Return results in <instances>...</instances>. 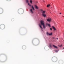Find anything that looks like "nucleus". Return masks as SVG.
I'll list each match as a JSON object with an SVG mask.
<instances>
[{
    "label": "nucleus",
    "instance_id": "obj_19",
    "mask_svg": "<svg viewBox=\"0 0 64 64\" xmlns=\"http://www.w3.org/2000/svg\"><path fill=\"white\" fill-rule=\"evenodd\" d=\"M26 3H28V2H29V1L28 0H26Z\"/></svg>",
    "mask_w": 64,
    "mask_h": 64
},
{
    "label": "nucleus",
    "instance_id": "obj_28",
    "mask_svg": "<svg viewBox=\"0 0 64 64\" xmlns=\"http://www.w3.org/2000/svg\"><path fill=\"white\" fill-rule=\"evenodd\" d=\"M56 39H57V40H58V38H57Z\"/></svg>",
    "mask_w": 64,
    "mask_h": 64
},
{
    "label": "nucleus",
    "instance_id": "obj_5",
    "mask_svg": "<svg viewBox=\"0 0 64 64\" xmlns=\"http://www.w3.org/2000/svg\"><path fill=\"white\" fill-rule=\"evenodd\" d=\"M47 20L48 22H50V21H51V18H49L48 19H47Z\"/></svg>",
    "mask_w": 64,
    "mask_h": 64
},
{
    "label": "nucleus",
    "instance_id": "obj_25",
    "mask_svg": "<svg viewBox=\"0 0 64 64\" xmlns=\"http://www.w3.org/2000/svg\"><path fill=\"white\" fill-rule=\"evenodd\" d=\"M50 30H52V28H50Z\"/></svg>",
    "mask_w": 64,
    "mask_h": 64
},
{
    "label": "nucleus",
    "instance_id": "obj_24",
    "mask_svg": "<svg viewBox=\"0 0 64 64\" xmlns=\"http://www.w3.org/2000/svg\"><path fill=\"white\" fill-rule=\"evenodd\" d=\"M50 47L51 48V47H52V46H51V45H50Z\"/></svg>",
    "mask_w": 64,
    "mask_h": 64
},
{
    "label": "nucleus",
    "instance_id": "obj_3",
    "mask_svg": "<svg viewBox=\"0 0 64 64\" xmlns=\"http://www.w3.org/2000/svg\"><path fill=\"white\" fill-rule=\"evenodd\" d=\"M40 24L42 25H43L44 24V23L43 22V20H41L40 21Z\"/></svg>",
    "mask_w": 64,
    "mask_h": 64
},
{
    "label": "nucleus",
    "instance_id": "obj_9",
    "mask_svg": "<svg viewBox=\"0 0 64 64\" xmlns=\"http://www.w3.org/2000/svg\"><path fill=\"white\" fill-rule=\"evenodd\" d=\"M52 28H53V29H54V31H56V28H55L54 26H52Z\"/></svg>",
    "mask_w": 64,
    "mask_h": 64
},
{
    "label": "nucleus",
    "instance_id": "obj_22",
    "mask_svg": "<svg viewBox=\"0 0 64 64\" xmlns=\"http://www.w3.org/2000/svg\"><path fill=\"white\" fill-rule=\"evenodd\" d=\"M46 34L47 35H48V32H46Z\"/></svg>",
    "mask_w": 64,
    "mask_h": 64
},
{
    "label": "nucleus",
    "instance_id": "obj_23",
    "mask_svg": "<svg viewBox=\"0 0 64 64\" xmlns=\"http://www.w3.org/2000/svg\"><path fill=\"white\" fill-rule=\"evenodd\" d=\"M30 2L32 3V0H31L30 1Z\"/></svg>",
    "mask_w": 64,
    "mask_h": 64
},
{
    "label": "nucleus",
    "instance_id": "obj_4",
    "mask_svg": "<svg viewBox=\"0 0 64 64\" xmlns=\"http://www.w3.org/2000/svg\"><path fill=\"white\" fill-rule=\"evenodd\" d=\"M18 13H20L21 12V9H19L18 10Z\"/></svg>",
    "mask_w": 64,
    "mask_h": 64
},
{
    "label": "nucleus",
    "instance_id": "obj_6",
    "mask_svg": "<svg viewBox=\"0 0 64 64\" xmlns=\"http://www.w3.org/2000/svg\"><path fill=\"white\" fill-rule=\"evenodd\" d=\"M22 48L23 49H25L26 48V47L25 46H22Z\"/></svg>",
    "mask_w": 64,
    "mask_h": 64
},
{
    "label": "nucleus",
    "instance_id": "obj_16",
    "mask_svg": "<svg viewBox=\"0 0 64 64\" xmlns=\"http://www.w3.org/2000/svg\"><path fill=\"white\" fill-rule=\"evenodd\" d=\"M42 14H43V13L44 14H45V11H43V12H42Z\"/></svg>",
    "mask_w": 64,
    "mask_h": 64
},
{
    "label": "nucleus",
    "instance_id": "obj_27",
    "mask_svg": "<svg viewBox=\"0 0 64 64\" xmlns=\"http://www.w3.org/2000/svg\"><path fill=\"white\" fill-rule=\"evenodd\" d=\"M60 14H61V13L60 12Z\"/></svg>",
    "mask_w": 64,
    "mask_h": 64
},
{
    "label": "nucleus",
    "instance_id": "obj_20",
    "mask_svg": "<svg viewBox=\"0 0 64 64\" xmlns=\"http://www.w3.org/2000/svg\"><path fill=\"white\" fill-rule=\"evenodd\" d=\"M28 5H29V6H30V7L31 6V4L29 3H28Z\"/></svg>",
    "mask_w": 64,
    "mask_h": 64
},
{
    "label": "nucleus",
    "instance_id": "obj_21",
    "mask_svg": "<svg viewBox=\"0 0 64 64\" xmlns=\"http://www.w3.org/2000/svg\"><path fill=\"white\" fill-rule=\"evenodd\" d=\"M48 26H49V27H50V24H48Z\"/></svg>",
    "mask_w": 64,
    "mask_h": 64
},
{
    "label": "nucleus",
    "instance_id": "obj_10",
    "mask_svg": "<svg viewBox=\"0 0 64 64\" xmlns=\"http://www.w3.org/2000/svg\"><path fill=\"white\" fill-rule=\"evenodd\" d=\"M30 11L31 13H32V14L33 13V11H32V9H30Z\"/></svg>",
    "mask_w": 64,
    "mask_h": 64
},
{
    "label": "nucleus",
    "instance_id": "obj_26",
    "mask_svg": "<svg viewBox=\"0 0 64 64\" xmlns=\"http://www.w3.org/2000/svg\"><path fill=\"white\" fill-rule=\"evenodd\" d=\"M53 39H55V38H54V37H53Z\"/></svg>",
    "mask_w": 64,
    "mask_h": 64
},
{
    "label": "nucleus",
    "instance_id": "obj_12",
    "mask_svg": "<svg viewBox=\"0 0 64 64\" xmlns=\"http://www.w3.org/2000/svg\"><path fill=\"white\" fill-rule=\"evenodd\" d=\"M48 35H52V32H51L50 34L49 33H48Z\"/></svg>",
    "mask_w": 64,
    "mask_h": 64
},
{
    "label": "nucleus",
    "instance_id": "obj_7",
    "mask_svg": "<svg viewBox=\"0 0 64 64\" xmlns=\"http://www.w3.org/2000/svg\"><path fill=\"white\" fill-rule=\"evenodd\" d=\"M53 47H54V48H58L57 46H55L54 45H53Z\"/></svg>",
    "mask_w": 64,
    "mask_h": 64
},
{
    "label": "nucleus",
    "instance_id": "obj_14",
    "mask_svg": "<svg viewBox=\"0 0 64 64\" xmlns=\"http://www.w3.org/2000/svg\"><path fill=\"white\" fill-rule=\"evenodd\" d=\"M32 9L33 10H35V9H34V8L33 6H32Z\"/></svg>",
    "mask_w": 64,
    "mask_h": 64
},
{
    "label": "nucleus",
    "instance_id": "obj_11",
    "mask_svg": "<svg viewBox=\"0 0 64 64\" xmlns=\"http://www.w3.org/2000/svg\"><path fill=\"white\" fill-rule=\"evenodd\" d=\"M43 28H44V29H45V28H46V26H45V24H43Z\"/></svg>",
    "mask_w": 64,
    "mask_h": 64
},
{
    "label": "nucleus",
    "instance_id": "obj_18",
    "mask_svg": "<svg viewBox=\"0 0 64 64\" xmlns=\"http://www.w3.org/2000/svg\"><path fill=\"white\" fill-rule=\"evenodd\" d=\"M49 6H50V4H48L47 6V7H49Z\"/></svg>",
    "mask_w": 64,
    "mask_h": 64
},
{
    "label": "nucleus",
    "instance_id": "obj_29",
    "mask_svg": "<svg viewBox=\"0 0 64 64\" xmlns=\"http://www.w3.org/2000/svg\"><path fill=\"white\" fill-rule=\"evenodd\" d=\"M7 1H9L10 0H6Z\"/></svg>",
    "mask_w": 64,
    "mask_h": 64
},
{
    "label": "nucleus",
    "instance_id": "obj_8",
    "mask_svg": "<svg viewBox=\"0 0 64 64\" xmlns=\"http://www.w3.org/2000/svg\"><path fill=\"white\" fill-rule=\"evenodd\" d=\"M42 16L44 17H46V15L45 14H42Z\"/></svg>",
    "mask_w": 64,
    "mask_h": 64
},
{
    "label": "nucleus",
    "instance_id": "obj_2",
    "mask_svg": "<svg viewBox=\"0 0 64 64\" xmlns=\"http://www.w3.org/2000/svg\"><path fill=\"white\" fill-rule=\"evenodd\" d=\"M0 28L1 29H4L5 28V26L3 24H1L0 26Z\"/></svg>",
    "mask_w": 64,
    "mask_h": 64
},
{
    "label": "nucleus",
    "instance_id": "obj_30",
    "mask_svg": "<svg viewBox=\"0 0 64 64\" xmlns=\"http://www.w3.org/2000/svg\"><path fill=\"white\" fill-rule=\"evenodd\" d=\"M43 1L44 2V0H43Z\"/></svg>",
    "mask_w": 64,
    "mask_h": 64
},
{
    "label": "nucleus",
    "instance_id": "obj_32",
    "mask_svg": "<svg viewBox=\"0 0 64 64\" xmlns=\"http://www.w3.org/2000/svg\"><path fill=\"white\" fill-rule=\"evenodd\" d=\"M63 17H64V16H63Z\"/></svg>",
    "mask_w": 64,
    "mask_h": 64
},
{
    "label": "nucleus",
    "instance_id": "obj_1",
    "mask_svg": "<svg viewBox=\"0 0 64 64\" xmlns=\"http://www.w3.org/2000/svg\"><path fill=\"white\" fill-rule=\"evenodd\" d=\"M52 60L53 62H55L57 61V58H56L55 57H53L52 58Z\"/></svg>",
    "mask_w": 64,
    "mask_h": 64
},
{
    "label": "nucleus",
    "instance_id": "obj_31",
    "mask_svg": "<svg viewBox=\"0 0 64 64\" xmlns=\"http://www.w3.org/2000/svg\"><path fill=\"white\" fill-rule=\"evenodd\" d=\"M61 46H60V47H61Z\"/></svg>",
    "mask_w": 64,
    "mask_h": 64
},
{
    "label": "nucleus",
    "instance_id": "obj_13",
    "mask_svg": "<svg viewBox=\"0 0 64 64\" xmlns=\"http://www.w3.org/2000/svg\"><path fill=\"white\" fill-rule=\"evenodd\" d=\"M35 7L36 8V9H38V7L36 5H35Z\"/></svg>",
    "mask_w": 64,
    "mask_h": 64
},
{
    "label": "nucleus",
    "instance_id": "obj_17",
    "mask_svg": "<svg viewBox=\"0 0 64 64\" xmlns=\"http://www.w3.org/2000/svg\"><path fill=\"white\" fill-rule=\"evenodd\" d=\"M12 21H14V18H12L11 19Z\"/></svg>",
    "mask_w": 64,
    "mask_h": 64
},
{
    "label": "nucleus",
    "instance_id": "obj_15",
    "mask_svg": "<svg viewBox=\"0 0 64 64\" xmlns=\"http://www.w3.org/2000/svg\"><path fill=\"white\" fill-rule=\"evenodd\" d=\"M39 26L40 28H41L42 29H43V28H42V27H41V25L40 24H39Z\"/></svg>",
    "mask_w": 64,
    "mask_h": 64
}]
</instances>
